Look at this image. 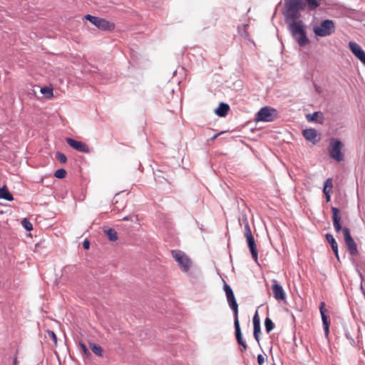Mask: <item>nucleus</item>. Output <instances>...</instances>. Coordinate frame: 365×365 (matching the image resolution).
I'll return each mask as SVG.
<instances>
[{
    "mask_svg": "<svg viewBox=\"0 0 365 365\" xmlns=\"http://www.w3.org/2000/svg\"><path fill=\"white\" fill-rule=\"evenodd\" d=\"M305 7L302 0H288L285 2L286 16L288 19L295 20L299 17V11Z\"/></svg>",
    "mask_w": 365,
    "mask_h": 365,
    "instance_id": "nucleus-1",
    "label": "nucleus"
},
{
    "mask_svg": "<svg viewBox=\"0 0 365 365\" xmlns=\"http://www.w3.org/2000/svg\"><path fill=\"white\" fill-rule=\"evenodd\" d=\"M84 18L101 30L111 31L115 29V24L105 19L93 16L91 14L86 15Z\"/></svg>",
    "mask_w": 365,
    "mask_h": 365,
    "instance_id": "nucleus-2",
    "label": "nucleus"
},
{
    "mask_svg": "<svg viewBox=\"0 0 365 365\" xmlns=\"http://www.w3.org/2000/svg\"><path fill=\"white\" fill-rule=\"evenodd\" d=\"M171 254L183 272H187L190 270L192 266V262L185 252L177 250H173Z\"/></svg>",
    "mask_w": 365,
    "mask_h": 365,
    "instance_id": "nucleus-3",
    "label": "nucleus"
},
{
    "mask_svg": "<svg viewBox=\"0 0 365 365\" xmlns=\"http://www.w3.org/2000/svg\"><path fill=\"white\" fill-rule=\"evenodd\" d=\"M335 29L334 23L332 20H324L319 26H315L313 29L314 33L319 36H327L334 33Z\"/></svg>",
    "mask_w": 365,
    "mask_h": 365,
    "instance_id": "nucleus-4",
    "label": "nucleus"
},
{
    "mask_svg": "<svg viewBox=\"0 0 365 365\" xmlns=\"http://www.w3.org/2000/svg\"><path fill=\"white\" fill-rule=\"evenodd\" d=\"M343 148V143L335 138H332L330 141L329 153L331 158L338 162L343 160L344 156L341 150Z\"/></svg>",
    "mask_w": 365,
    "mask_h": 365,
    "instance_id": "nucleus-5",
    "label": "nucleus"
},
{
    "mask_svg": "<svg viewBox=\"0 0 365 365\" xmlns=\"http://www.w3.org/2000/svg\"><path fill=\"white\" fill-rule=\"evenodd\" d=\"M276 117V110L266 106L262 108L256 115L257 121L271 122Z\"/></svg>",
    "mask_w": 365,
    "mask_h": 365,
    "instance_id": "nucleus-6",
    "label": "nucleus"
},
{
    "mask_svg": "<svg viewBox=\"0 0 365 365\" xmlns=\"http://www.w3.org/2000/svg\"><path fill=\"white\" fill-rule=\"evenodd\" d=\"M224 291L225 292L229 306L233 311L234 319H238V304L235 299L232 288L230 285L225 283L224 285Z\"/></svg>",
    "mask_w": 365,
    "mask_h": 365,
    "instance_id": "nucleus-7",
    "label": "nucleus"
},
{
    "mask_svg": "<svg viewBox=\"0 0 365 365\" xmlns=\"http://www.w3.org/2000/svg\"><path fill=\"white\" fill-rule=\"evenodd\" d=\"M343 235L344 237L345 243L347 246L349 252L351 255H356L358 253L356 244L351 236L350 231L349 228L344 227L343 228Z\"/></svg>",
    "mask_w": 365,
    "mask_h": 365,
    "instance_id": "nucleus-8",
    "label": "nucleus"
},
{
    "mask_svg": "<svg viewBox=\"0 0 365 365\" xmlns=\"http://www.w3.org/2000/svg\"><path fill=\"white\" fill-rule=\"evenodd\" d=\"M234 326L237 341L241 346V351L244 352L247 349V345L242 338L239 319H234Z\"/></svg>",
    "mask_w": 365,
    "mask_h": 365,
    "instance_id": "nucleus-9",
    "label": "nucleus"
},
{
    "mask_svg": "<svg viewBox=\"0 0 365 365\" xmlns=\"http://www.w3.org/2000/svg\"><path fill=\"white\" fill-rule=\"evenodd\" d=\"M66 143L71 148H73V149H75L79 152L88 153L90 151L88 146L86 143H84L81 141H78V140H76L70 138H67L66 139Z\"/></svg>",
    "mask_w": 365,
    "mask_h": 365,
    "instance_id": "nucleus-10",
    "label": "nucleus"
},
{
    "mask_svg": "<svg viewBox=\"0 0 365 365\" xmlns=\"http://www.w3.org/2000/svg\"><path fill=\"white\" fill-rule=\"evenodd\" d=\"M273 296L275 299L278 301L284 300L286 294L283 287L277 283L276 280H273V284L272 286Z\"/></svg>",
    "mask_w": 365,
    "mask_h": 365,
    "instance_id": "nucleus-11",
    "label": "nucleus"
},
{
    "mask_svg": "<svg viewBox=\"0 0 365 365\" xmlns=\"http://www.w3.org/2000/svg\"><path fill=\"white\" fill-rule=\"evenodd\" d=\"M349 46L351 52L364 63H365V52L356 42L350 41Z\"/></svg>",
    "mask_w": 365,
    "mask_h": 365,
    "instance_id": "nucleus-12",
    "label": "nucleus"
},
{
    "mask_svg": "<svg viewBox=\"0 0 365 365\" xmlns=\"http://www.w3.org/2000/svg\"><path fill=\"white\" fill-rule=\"evenodd\" d=\"M331 210L332 213L333 225L335 231L336 232H339L341 230L343 231V228L340 223L341 216L339 214V210L336 207H331Z\"/></svg>",
    "mask_w": 365,
    "mask_h": 365,
    "instance_id": "nucleus-13",
    "label": "nucleus"
},
{
    "mask_svg": "<svg viewBox=\"0 0 365 365\" xmlns=\"http://www.w3.org/2000/svg\"><path fill=\"white\" fill-rule=\"evenodd\" d=\"M253 327H254V331L253 335L255 339L257 342L259 341V334L261 332V327H260V318L258 314V312H256L254 317H253Z\"/></svg>",
    "mask_w": 365,
    "mask_h": 365,
    "instance_id": "nucleus-14",
    "label": "nucleus"
},
{
    "mask_svg": "<svg viewBox=\"0 0 365 365\" xmlns=\"http://www.w3.org/2000/svg\"><path fill=\"white\" fill-rule=\"evenodd\" d=\"M324 307H325V303L323 302H321L320 305H319V310H320V314L322 316L323 325L324 327V331H325L326 335L327 336L329 334V322L328 320V317L325 314V312H327V310L325 309Z\"/></svg>",
    "mask_w": 365,
    "mask_h": 365,
    "instance_id": "nucleus-15",
    "label": "nucleus"
},
{
    "mask_svg": "<svg viewBox=\"0 0 365 365\" xmlns=\"http://www.w3.org/2000/svg\"><path fill=\"white\" fill-rule=\"evenodd\" d=\"M246 240H247V245L250 250L252 257L255 259V261L257 262V258H258V252H257L255 238L252 236V237H246Z\"/></svg>",
    "mask_w": 365,
    "mask_h": 365,
    "instance_id": "nucleus-16",
    "label": "nucleus"
},
{
    "mask_svg": "<svg viewBox=\"0 0 365 365\" xmlns=\"http://www.w3.org/2000/svg\"><path fill=\"white\" fill-rule=\"evenodd\" d=\"M290 31L292 36L294 34H300L304 31L303 28V23L302 21H294L289 25Z\"/></svg>",
    "mask_w": 365,
    "mask_h": 365,
    "instance_id": "nucleus-17",
    "label": "nucleus"
},
{
    "mask_svg": "<svg viewBox=\"0 0 365 365\" xmlns=\"http://www.w3.org/2000/svg\"><path fill=\"white\" fill-rule=\"evenodd\" d=\"M325 237H326L327 242L330 244L336 257L337 258L338 260H339V253H338V245H337V243H336L334 237H333L332 235H331L329 233H327L325 235Z\"/></svg>",
    "mask_w": 365,
    "mask_h": 365,
    "instance_id": "nucleus-18",
    "label": "nucleus"
},
{
    "mask_svg": "<svg viewBox=\"0 0 365 365\" xmlns=\"http://www.w3.org/2000/svg\"><path fill=\"white\" fill-rule=\"evenodd\" d=\"M303 136L304 138L310 142L315 143L317 136V130L313 128L306 129L303 130Z\"/></svg>",
    "mask_w": 365,
    "mask_h": 365,
    "instance_id": "nucleus-19",
    "label": "nucleus"
},
{
    "mask_svg": "<svg viewBox=\"0 0 365 365\" xmlns=\"http://www.w3.org/2000/svg\"><path fill=\"white\" fill-rule=\"evenodd\" d=\"M230 110V106L227 103H221L215 110V113L220 117H225Z\"/></svg>",
    "mask_w": 365,
    "mask_h": 365,
    "instance_id": "nucleus-20",
    "label": "nucleus"
},
{
    "mask_svg": "<svg viewBox=\"0 0 365 365\" xmlns=\"http://www.w3.org/2000/svg\"><path fill=\"white\" fill-rule=\"evenodd\" d=\"M293 36L298 42V43L302 46H305L309 42V39L306 36L305 31H302L300 34H294Z\"/></svg>",
    "mask_w": 365,
    "mask_h": 365,
    "instance_id": "nucleus-21",
    "label": "nucleus"
},
{
    "mask_svg": "<svg viewBox=\"0 0 365 365\" xmlns=\"http://www.w3.org/2000/svg\"><path fill=\"white\" fill-rule=\"evenodd\" d=\"M306 118L309 122H321L323 119V115L320 112H314V113L307 115Z\"/></svg>",
    "mask_w": 365,
    "mask_h": 365,
    "instance_id": "nucleus-22",
    "label": "nucleus"
},
{
    "mask_svg": "<svg viewBox=\"0 0 365 365\" xmlns=\"http://www.w3.org/2000/svg\"><path fill=\"white\" fill-rule=\"evenodd\" d=\"M0 198L8 201H12L14 200L13 195L10 193L6 187L0 188Z\"/></svg>",
    "mask_w": 365,
    "mask_h": 365,
    "instance_id": "nucleus-23",
    "label": "nucleus"
},
{
    "mask_svg": "<svg viewBox=\"0 0 365 365\" xmlns=\"http://www.w3.org/2000/svg\"><path fill=\"white\" fill-rule=\"evenodd\" d=\"M104 233L110 241L115 242L118 238L117 232L113 228L104 230Z\"/></svg>",
    "mask_w": 365,
    "mask_h": 365,
    "instance_id": "nucleus-24",
    "label": "nucleus"
},
{
    "mask_svg": "<svg viewBox=\"0 0 365 365\" xmlns=\"http://www.w3.org/2000/svg\"><path fill=\"white\" fill-rule=\"evenodd\" d=\"M89 347L95 354L98 356H102L103 349L100 345L93 342H89Z\"/></svg>",
    "mask_w": 365,
    "mask_h": 365,
    "instance_id": "nucleus-25",
    "label": "nucleus"
},
{
    "mask_svg": "<svg viewBox=\"0 0 365 365\" xmlns=\"http://www.w3.org/2000/svg\"><path fill=\"white\" fill-rule=\"evenodd\" d=\"M247 28H248L247 24L240 25L237 28L239 34L245 38H249V34L247 32Z\"/></svg>",
    "mask_w": 365,
    "mask_h": 365,
    "instance_id": "nucleus-26",
    "label": "nucleus"
},
{
    "mask_svg": "<svg viewBox=\"0 0 365 365\" xmlns=\"http://www.w3.org/2000/svg\"><path fill=\"white\" fill-rule=\"evenodd\" d=\"M306 3L305 6H307V8L310 11H313L316 9L318 6H319L320 3L319 2V0H305Z\"/></svg>",
    "mask_w": 365,
    "mask_h": 365,
    "instance_id": "nucleus-27",
    "label": "nucleus"
},
{
    "mask_svg": "<svg viewBox=\"0 0 365 365\" xmlns=\"http://www.w3.org/2000/svg\"><path fill=\"white\" fill-rule=\"evenodd\" d=\"M332 187H333L332 179L331 178L327 179V180L324 182V184L323 192L324 193L331 192Z\"/></svg>",
    "mask_w": 365,
    "mask_h": 365,
    "instance_id": "nucleus-28",
    "label": "nucleus"
},
{
    "mask_svg": "<svg viewBox=\"0 0 365 365\" xmlns=\"http://www.w3.org/2000/svg\"><path fill=\"white\" fill-rule=\"evenodd\" d=\"M264 327L267 333H269L271 331H272L274 328V324L272 322V320L269 317H267L264 320Z\"/></svg>",
    "mask_w": 365,
    "mask_h": 365,
    "instance_id": "nucleus-29",
    "label": "nucleus"
},
{
    "mask_svg": "<svg viewBox=\"0 0 365 365\" xmlns=\"http://www.w3.org/2000/svg\"><path fill=\"white\" fill-rule=\"evenodd\" d=\"M41 93L46 95L47 98H51L53 96V89L49 87L41 88Z\"/></svg>",
    "mask_w": 365,
    "mask_h": 365,
    "instance_id": "nucleus-30",
    "label": "nucleus"
},
{
    "mask_svg": "<svg viewBox=\"0 0 365 365\" xmlns=\"http://www.w3.org/2000/svg\"><path fill=\"white\" fill-rule=\"evenodd\" d=\"M66 171L63 168L57 170L54 173V176L60 179L64 178L66 177Z\"/></svg>",
    "mask_w": 365,
    "mask_h": 365,
    "instance_id": "nucleus-31",
    "label": "nucleus"
},
{
    "mask_svg": "<svg viewBox=\"0 0 365 365\" xmlns=\"http://www.w3.org/2000/svg\"><path fill=\"white\" fill-rule=\"evenodd\" d=\"M21 224L27 231H31L33 229L32 224L26 218L23 219Z\"/></svg>",
    "mask_w": 365,
    "mask_h": 365,
    "instance_id": "nucleus-32",
    "label": "nucleus"
},
{
    "mask_svg": "<svg viewBox=\"0 0 365 365\" xmlns=\"http://www.w3.org/2000/svg\"><path fill=\"white\" fill-rule=\"evenodd\" d=\"M244 234H245V238L253 236L252 234L250 226L248 222H246V224L245 225V232H244Z\"/></svg>",
    "mask_w": 365,
    "mask_h": 365,
    "instance_id": "nucleus-33",
    "label": "nucleus"
},
{
    "mask_svg": "<svg viewBox=\"0 0 365 365\" xmlns=\"http://www.w3.org/2000/svg\"><path fill=\"white\" fill-rule=\"evenodd\" d=\"M56 157L57 160H59L62 163H65L67 160L66 156L63 153H60V152H58L56 153Z\"/></svg>",
    "mask_w": 365,
    "mask_h": 365,
    "instance_id": "nucleus-34",
    "label": "nucleus"
},
{
    "mask_svg": "<svg viewBox=\"0 0 365 365\" xmlns=\"http://www.w3.org/2000/svg\"><path fill=\"white\" fill-rule=\"evenodd\" d=\"M47 334H48V336L52 339L54 344L56 345L57 344V337H56V334L53 331H51V330H48Z\"/></svg>",
    "mask_w": 365,
    "mask_h": 365,
    "instance_id": "nucleus-35",
    "label": "nucleus"
},
{
    "mask_svg": "<svg viewBox=\"0 0 365 365\" xmlns=\"http://www.w3.org/2000/svg\"><path fill=\"white\" fill-rule=\"evenodd\" d=\"M257 362L259 365H263L264 363V357L262 354L257 356Z\"/></svg>",
    "mask_w": 365,
    "mask_h": 365,
    "instance_id": "nucleus-36",
    "label": "nucleus"
},
{
    "mask_svg": "<svg viewBox=\"0 0 365 365\" xmlns=\"http://www.w3.org/2000/svg\"><path fill=\"white\" fill-rule=\"evenodd\" d=\"M80 345H81V347L82 351H83V353L85 354H86V355H88L90 353H89V351L87 349L86 346L84 344H83V343H81Z\"/></svg>",
    "mask_w": 365,
    "mask_h": 365,
    "instance_id": "nucleus-37",
    "label": "nucleus"
},
{
    "mask_svg": "<svg viewBox=\"0 0 365 365\" xmlns=\"http://www.w3.org/2000/svg\"><path fill=\"white\" fill-rule=\"evenodd\" d=\"M83 247L85 250H88L90 248V242L88 240H85L83 241Z\"/></svg>",
    "mask_w": 365,
    "mask_h": 365,
    "instance_id": "nucleus-38",
    "label": "nucleus"
},
{
    "mask_svg": "<svg viewBox=\"0 0 365 365\" xmlns=\"http://www.w3.org/2000/svg\"><path fill=\"white\" fill-rule=\"evenodd\" d=\"M330 193L331 192L324 193V195H326V200L327 202H329L330 200V198H331Z\"/></svg>",
    "mask_w": 365,
    "mask_h": 365,
    "instance_id": "nucleus-39",
    "label": "nucleus"
},
{
    "mask_svg": "<svg viewBox=\"0 0 365 365\" xmlns=\"http://www.w3.org/2000/svg\"><path fill=\"white\" fill-rule=\"evenodd\" d=\"M220 135V133L215 134L213 137H212V138H210V140H215V138H217V136H219Z\"/></svg>",
    "mask_w": 365,
    "mask_h": 365,
    "instance_id": "nucleus-40",
    "label": "nucleus"
},
{
    "mask_svg": "<svg viewBox=\"0 0 365 365\" xmlns=\"http://www.w3.org/2000/svg\"><path fill=\"white\" fill-rule=\"evenodd\" d=\"M13 365H18V361H17V358H14V361H13Z\"/></svg>",
    "mask_w": 365,
    "mask_h": 365,
    "instance_id": "nucleus-41",
    "label": "nucleus"
},
{
    "mask_svg": "<svg viewBox=\"0 0 365 365\" xmlns=\"http://www.w3.org/2000/svg\"><path fill=\"white\" fill-rule=\"evenodd\" d=\"M122 220L123 221H128L130 220V217L128 216L124 217Z\"/></svg>",
    "mask_w": 365,
    "mask_h": 365,
    "instance_id": "nucleus-42",
    "label": "nucleus"
},
{
    "mask_svg": "<svg viewBox=\"0 0 365 365\" xmlns=\"http://www.w3.org/2000/svg\"><path fill=\"white\" fill-rule=\"evenodd\" d=\"M315 88H316L317 91L319 93H321V89H320V88H319V86H315Z\"/></svg>",
    "mask_w": 365,
    "mask_h": 365,
    "instance_id": "nucleus-43",
    "label": "nucleus"
},
{
    "mask_svg": "<svg viewBox=\"0 0 365 365\" xmlns=\"http://www.w3.org/2000/svg\"><path fill=\"white\" fill-rule=\"evenodd\" d=\"M362 281H363V279H361V282H362ZM361 291H362V293H363L364 294H365V292H364V290H363L362 282L361 283Z\"/></svg>",
    "mask_w": 365,
    "mask_h": 365,
    "instance_id": "nucleus-44",
    "label": "nucleus"
},
{
    "mask_svg": "<svg viewBox=\"0 0 365 365\" xmlns=\"http://www.w3.org/2000/svg\"><path fill=\"white\" fill-rule=\"evenodd\" d=\"M356 310L358 312L359 316H360L361 315V310H359V309H358L357 307L356 308Z\"/></svg>",
    "mask_w": 365,
    "mask_h": 365,
    "instance_id": "nucleus-45",
    "label": "nucleus"
},
{
    "mask_svg": "<svg viewBox=\"0 0 365 365\" xmlns=\"http://www.w3.org/2000/svg\"><path fill=\"white\" fill-rule=\"evenodd\" d=\"M353 314L356 317V312H355V311L354 309H353Z\"/></svg>",
    "mask_w": 365,
    "mask_h": 365,
    "instance_id": "nucleus-46",
    "label": "nucleus"
}]
</instances>
